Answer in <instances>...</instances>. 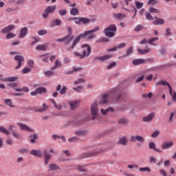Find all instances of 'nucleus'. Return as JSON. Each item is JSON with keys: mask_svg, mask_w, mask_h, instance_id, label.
I'll use <instances>...</instances> for the list:
<instances>
[{"mask_svg": "<svg viewBox=\"0 0 176 176\" xmlns=\"http://www.w3.org/2000/svg\"><path fill=\"white\" fill-rule=\"evenodd\" d=\"M56 6H49L47 8L44 10V13L42 14V16L43 19H47L49 17L50 13H53L54 10H56Z\"/></svg>", "mask_w": 176, "mask_h": 176, "instance_id": "39448f33", "label": "nucleus"}, {"mask_svg": "<svg viewBox=\"0 0 176 176\" xmlns=\"http://www.w3.org/2000/svg\"><path fill=\"white\" fill-rule=\"evenodd\" d=\"M157 41H159V37H152L147 41V43L151 45V43H153V42H156Z\"/></svg>", "mask_w": 176, "mask_h": 176, "instance_id": "4c0bfd02", "label": "nucleus"}, {"mask_svg": "<svg viewBox=\"0 0 176 176\" xmlns=\"http://www.w3.org/2000/svg\"><path fill=\"white\" fill-rule=\"evenodd\" d=\"M155 118V113H151L147 116L143 118V122H152Z\"/></svg>", "mask_w": 176, "mask_h": 176, "instance_id": "2eb2a0df", "label": "nucleus"}, {"mask_svg": "<svg viewBox=\"0 0 176 176\" xmlns=\"http://www.w3.org/2000/svg\"><path fill=\"white\" fill-rule=\"evenodd\" d=\"M118 123L120 124H127V119L126 118H120L119 120H118Z\"/></svg>", "mask_w": 176, "mask_h": 176, "instance_id": "c03bdc74", "label": "nucleus"}, {"mask_svg": "<svg viewBox=\"0 0 176 176\" xmlns=\"http://www.w3.org/2000/svg\"><path fill=\"white\" fill-rule=\"evenodd\" d=\"M78 13H79V10H78V9H76V8H72L70 10V14L72 16H76V14H78Z\"/></svg>", "mask_w": 176, "mask_h": 176, "instance_id": "79ce46f5", "label": "nucleus"}, {"mask_svg": "<svg viewBox=\"0 0 176 176\" xmlns=\"http://www.w3.org/2000/svg\"><path fill=\"white\" fill-rule=\"evenodd\" d=\"M159 134H160V133L159 132V130H155V131L151 134V137H153V138H155V137H157V135H159Z\"/></svg>", "mask_w": 176, "mask_h": 176, "instance_id": "680f3d73", "label": "nucleus"}, {"mask_svg": "<svg viewBox=\"0 0 176 176\" xmlns=\"http://www.w3.org/2000/svg\"><path fill=\"white\" fill-rule=\"evenodd\" d=\"M50 157L52 155L47 153L46 151H44V159H45V164L47 165L49 164V160H50Z\"/></svg>", "mask_w": 176, "mask_h": 176, "instance_id": "5701e85b", "label": "nucleus"}, {"mask_svg": "<svg viewBox=\"0 0 176 176\" xmlns=\"http://www.w3.org/2000/svg\"><path fill=\"white\" fill-rule=\"evenodd\" d=\"M80 21L82 24H89V23H90V19L89 18L81 17Z\"/></svg>", "mask_w": 176, "mask_h": 176, "instance_id": "58836bf2", "label": "nucleus"}, {"mask_svg": "<svg viewBox=\"0 0 176 176\" xmlns=\"http://www.w3.org/2000/svg\"><path fill=\"white\" fill-rule=\"evenodd\" d=\"M17 126H19V127H20L21 130H22L23 131H28L29 133L34 132V130L32 129L31 128H30V126H28V125H27L25 124H23L21 122H18Z\"/></svg>", "mask_w": 176, "mask_h": 176, "instance_id": "1a4fd4ad", "label": "nucleus"}, {"mask_svg": "<svg viewBox=\"0 0 176 176\" xmlns=\"http://www.w3.org/2000/svg\"><path fill=\"white\" fill-rule=\"evenodd\" d=\"M127 141H129V139H127V137L124 136L119 139L117 144H120V145H127Z\"/></svg>", "mask_w": 176, "mask_h": 176, "instance_id": "6ab92c4d", "label": "nucleus"}, {"mask_svg": "<svg viewBox=\"0 0 176 176\" xmlns=\"http://www.w3.org/2000/svg\"><path fill=\"white\" fill-rule=\"evenodd\" d=\"M58 14L60 16H65L67 14V10H59Z\"/></svg>", "mask_w": 176, "mask_h": 176, "instance_id": "5fc2aeb1", "label": "nucleus"}, {"mask_svg": "<svg viewBox=\"0 0 176 176\" xmlns=\"http://www.w3.org/2000/svg\"><path fill=\"white\" fill-rule=\"evenodd\" d=\"M113 57V55L106 54L102 56H96L94 58V60H99V61H106V60H109V58H112Z\"/></svg>", "mask_w": 176, "mask_h": 176, "instance_id": "9d476101", "label": "nucleus"}, {"mask_svg": "<svg viewBox=\"0 0 176 176\" xmlns=\"http://www.w3.org/2000/svg\"><path fill=\"white\" fill-rule=\"evenodd\" d=\"M16 28V25L11 24L8 26H6L1 30V34H9L10 32L13 31Z\"/></svg>", "mask_w": 176, "mask_h": 176, "instance_id": "6e6552de", "label": "nucleus"}, {"mask_svg": "<svg viewBox=\"0 0 176 176\" xmlns=\"http://www.w3.org/2000/svg\"><path fill=\"white\" fill-rule=\"evenodd\" d=\"M173 145H174V142L173 141H171V142H165L162 144V148L164 150L170 149V148H172V146Z\"/></svg>", "mask_w": 176, "mask_h": 176, "instance_id": "ddd939ff", "label": "nucleus"}, {"mask_svg": "<svg viewBox=\"0 0 176 176\" xmlns=\"http://www.w3.org/2000/svg\"><path fill=\"white\" fill-rule=\"evenodd\" d=\"M5 104L6 105L10 107V108H14V105H13V103L12 102V100L10 99H6L5 100Z\"/></svg>", "mask_w": 176, "mask_h": 176, "instance_id": "e433bc0d", "label": "nucleus"}, {"mask_svg": "<svg viewBox=\"0 0 176 176\" xmlns=\"http://www.w3.org/2000/svg\"><path fill=\"white\" fill-rule=\"evenodd\" d=\"M140 171H147L148 173H151V168L149 167L140 168Z\"/></svg>", "mask_w": 176, "mask_h": 176, "instance_id": "6e6d98bb", "label": "nucleus"}, {"mask_svg": "<svg viewBox=\"0 0 176 176\" xmlns=\"http://www.w3.org/2000/svg\"><path fill=\"white\" fill-rule=\"evenodd\" d=\"M67 93V87H63L60 91V94H65Z\"/></svg>", "mask_w": 176, "mask_h": 176, "instance_id": "338daca9", "label": "nucleus"}, {"mask_svg": "<svg viewBox=\"0 0 176 176\" xmlns=\"http://www.w3.org/2000/svg\"><path fill=\"white\" fill-rule=\"evenodd\" d=\"M74 54L76 57H78V58H83V57H84L83 54H80L79 52H74Z\"/></svg>", "mask_w": 176, "mask_h": 176, "instance_id": "052dcab7", "label": "nucleus"}, {"mask_svg": "<svg viewBox=\"0 0 176 176\" xmlns=\"http://www.w3.org/2000/svg\"><path fill=\"white\" fill-rule=\"evenodd\" d=\"M31 155L32 156H36V157H42V152L39 150L33 149L30 151Z\"/></svg>", "mask_w": 176, "mask_h": 176, "instance_id": "a211bd4d", "label": "nucleus"}, {"mask_svg": "<svg viewBox=\"0 0 176 176\" xmlns=\"http://www.w3.org/2000/svg\"><path fill=\"white\" fill-rule=\"evenodd\" d=\"M115 109L113 107H109L107 109L104 110L103 109H101L102 115H107L108 112H113Z\"/></svg>", "mask_w": 176, "mask_h": 176, "instance_id": "a878e982", "label": "nucleus"}, {"mask_svg": "<svg viewBox=\"0 0 176 176\" xmlns=\"http://www.w3.org/2000/svg\"><path fill=\"white\" fill-rule=\"evenodd\" d=\"M138 52L141 54L142 56H144L145 54H148V53H151V47H146V49L141 50L140 48L138 49Z\"/></svg>", "mask_w": 176, "mask_h": 176, "instance_id": "4468645a", "label": "nucleus"}, {"mask_svg": "<svg viewBox=\"0 0 176 176\" xmlns=\"http://www.w3.org/2000/svg\"><path fill=\"white\" fill-rule=\"evenodd\" d=\"M56 170H60V166L56 164H50V171H56Z\"/></svg>", "mask_w": 176, "mask_h": 176, "instance_id": "cd10ccee", "label": "nucleus"}, {"mask_svg": "<svg viewBox=\"0 0 176 176\" xmlns=\"http://www.w3.org/2000/svg\"><path fill=\"white\" fill-rule=\"evenodd\" d=\"M135 140H136V141H138V142H140V144H144V142H145V138H144V137H142L141 135H136Z\"/></svg>", "mask_w": 176, "mask_h": 176, "instance_id": "473e14b6", "label": "nucleus"}, {"mask_svg": "<svg viewBox=\"0 0 176 176\" xmlns=\"http://www.w3.org/2000/svg\"><path fill=\"white\" fill-rule=\"evenodd\" d=\"M144 28V27L142 26V25H138L135 29L134 31L135 32H138L139 31H141V30H142Z\"/></svg>", "mask_w": 176, "mask_h": 176, "instance_id": "09e8293b", "label": "nucleus"}, {"mask_svg": "<svg viewBox=\"0 0 176 176\" xmlns=\"http://www.w3.org/2000/svg\"><path fill=\"white\" fill-rule=\"evenodd\" d=\"M39 58H42V61L43 63H49V56L47 54L40 55Z\"/></svg>", "mask_w": 176, "mask_h": 176, "instance_id": "c85d7f7f", "label": "nucleus"}, {"mask_svg": "<svg viewBox=\"0 0 176 176\" xmlns=\"http://www.w3.org/2000/svg\"><path fill=\"white\" fill-rule=\"evenodd\" d=\"M38 35H39L40 36H42L43 35H46L47 34V30H39L37 32Z\"/></svg>", "mask_w": 176, "mask_h": 176, "instance_id": "ea45409f", "label": "nucleus"}, {"mask_svg": "<svg viewBox=\"0 0 176 176\" xmlns=\"http://www.w3.org/2000/svg\"><path fill=\"white\" fill-rule=\"evenodd\" d=\"M98 113V107H97V103H93L91 107V115L93 116L92 120L96 119V116H97Z\"/></svg>", "mask_w": 176, "mask_h": 176, "instance_id": "423d86ee", "label": "nucleus"}, {"mask_svg": "<svg viewBox=\"0 0 176 176\" xmlns=\"http://www.w3.org/2000/svg\"><path fill=\"white\" fill-rule=\"evenodd\" d=\"M96 42H109V38L103 37L98 39Z\"/></svg>", "mask_w": 176, "mask_h": 176, "instance_id": "4d7b16f0", "label": "nucleus"}, {"mask_svg": "<svg viewBox=\"0 0 176 176\" xmlns=\"http://www.w3.org/2000/svg\"><path fill=\"white\" fill-rule=\"evenodd\" d=\"M100 30V27L96 26L94 29L85 31L84 33L80 34L73 41L72 46L69 47V49H74L76 45H78V42H80V39L82 38H87V39H93L96 36L94 34H91L94 32H96V31H98Z\"/></svg>", "mask_w": 176, "mask_h": 176, "instance_id": "f03ea898", "label": "nucleus"}, {"mask_svg": "<svg viewBox=\"0 0 176 176\" xmlns=\"http://www.w3.org/2000/svg\"><path fill=\"white\" fill-rule=\"evenodd\" d=\"M27 34H28V28L24 27L21 28L19 31V38H25Z\"/></svg>", "mask_w": 176, "mask_h": 176, "instance_id": "f8f14e48", "label": "nucleus"}, {"mask_svg": "<svg viewBox=\"0 0 176 176\" xmlns=\"http://www.w3.org/2000/svg\"><path fill=\"white\" fill-rule=\"evenodd\" d=\"M14 36H16V34L10 32V33H7L6 38V39H13V38H14Z\"/></svg>", "mask_w": 176, "mask_h": 176, "instance_id": "a18cd8bd", "label": "nucleus"}, {"mask_svg": "<svg viewBox=\"0 0 176 176\" xmlns=\"http://www.w3.org/2000/svg\"><path fill=\"white\" fill-rule=\"evenodd\" d=\"M172 101L176 102V92H173V94L172 95Z\"/></svg>", "mask_w": 176, "mask_h": 176, "instance_id": "774afa93", "label": "nucleus"}, {"mask_svg": "<svg viewBox=\"0 0 176 176\" xmlns=\"http://www.w3.org/2000/svg\"><path fill=\"white\" fill-rule=\"evenodd\" d=\"M30 138H31L30 142H32V144H35V140H36V138H38V135L36 134L31 135Z\"/></svg>", "mask_w": 176, "mask_h": 176, "instance_id": "a19ab883", "label": "nucleus"}, {"mask_svg": "<svg viewBox=\"0 0 176 176\" xmlns=\"http://www.w3.org/2000/svg\"><path fill=\"white\" fill-rule=\"evenodd\" d=\"M144 64H146V63H153L155 61V59L151 58H144Z\"/></svg>", "mask_w": 176, "mask_h": 176, "instance_id": "e2e57ef3", "label": "nucleus"}, {"mask_svg": "<svg viewBox=\"0 0 176 176\" xmlns=\"http://www.w3.org/2000/svg\"><path fill=\"white\" fill-rule=\"evenodd\" d=\"M132 64H133V65H140V64H145V60L144 58L134 59L132 61Z\"/></svg>", "mask_w": 176, "mask_h": 176, "instance_id": "aec40b11", "label": "nucleus"}, {"mask_svg": "<svg viewBox=\"0 0 176 176\" xmlns=\"http://www.w3.org/2000/svg\"><path fill=\"white\" fill-rule=\"evenodd\" d=\"M69 105H70V109L72 111H74V109H76V108H78V106L79 105V100L70 102Z\"/></svg>", "mask_w": 176, "mask_h": 176, "instance_id": "f3484780", "label": "nucleus"}, {"mask_svg": "<svg viewBox=\"0 0 176 176\" xmlns=\"http://www.w3.org/2000/svg\"><path fill=\"white\" fill-rule=\"evenodd\" d=\"M124 47H126L125 43H122L119 44L118 45H117V49H123Z\"/></svg>", "mask_w": 176, "mask_h": 176, "instance_id": "0e129e2a", "label": "nucleus"}, {"mask_svg": "<svg viewBox=\"0 0 176 176\" xmlns=\"http://www.w3.org/2000/svg\"><path fill=\"white\" fill-rule=\"evenodd\" d=\"M14 60L18 63V65L15 67V69H19V68L23 65V63L25 61L24 56L21 55H16L14 56Z\"/></svg>", "mask_w": 176, "mask_h": 176, "instance_id": "0eeeda50", "label": "nucleus"}, {"mask_svg": "<svg viewBox=\"0 0 176 176\" xmlns=\"http://www.w3.org/2000/svg\"><path fill=\"white\" fill-rule=\"evenodd\" d=\"M36 91L38 94H43V93H46L47 90L43 87H40L36 88Z\"/></svg>", "mask_w": 176, "mask_h": 176, "instance_id": "393cba45", "label": "nucleus"}, {"mask_svg": "<svg viewBox=\"0 0 176 176\" xmlns=\"http://www.w3.org/2000/svg\"><path fill=\"white\" fill-rule=\"evenodd\" d=\"M157 3V1L156 0H148L147 2V5H156Z\"/></svg>", "mask_w": 176, "mask_h": 176, "instance_id": "bf43d9fd", "label": "nucleus"}, {"mask_svg": "<svg viewBox=\"0 0 176 176\" xmlns=\"http://www.w3.org/2000/svg\"><path fill=\"white\" fill-rule=\"evenodd\" d=\"M119 89H113L109 91V92L104 95L102 97L101 101H100V104H108V102H111V101H113V100H116V101H122V100H124L125 96L119 94Z\"/></svg>", "mask_w": 176, "mask_h": 176, "instance_id": "f257e3e1", "label": "nucleus"}, {"mask_svg": "<svg viewBox=\"0 0 176 176\" xmlns=\"http://www.w3.org/2000/svg\"><path fill=\"white\" fill-rule=\"evenodd\" d=\"M12 134L16 140H19V138H20V133H16V131H12Z\"/></svg>", "mask_w": 176, "mask_h": 176, "instance_id": "3c124183", "label": "nucleus"}, {"mask_svg": "<svg viewBox=\"0 0 176 176\" xmlns=\"http://www.w3.org/2000/svg\"><path fill=\"white\" fill-rule=\"evenodd\" d=\"M0 133L6 134V135H10V131H9V130L6 129V128L3 126H0Z\"/></svg>", "mask_w": 176, "mask_h": 176, "instance_id": "7c9ffc66", "label": "nucleus"}, {"mask_svg": "<svg viewBox=\"0 0 176 176\" xmlns=\"http://www.w3.org/2000/svg\"><path fill=\"white\" fill-rule=\"evenodd\" d=\"M116 65V62H111L107 66V69H112V68H113V67H115Z\"/></svg>", "mask_w": 176, "mask_h": 176, "instance_id": "8fccbe9b", "label": "nucleus"}, {"mask_svg": "<svg viewBox=\"0 0 176 176\" xmlns=\"http://www.w3.org/2000/svg\"><path fill=\"white\" fill-rule=\"evenodd\" d=\"M61 23V19H55L50 23V27H56L60 25Z\"/></svg>", "mask_w": 176, "mask_h": 176, "instance_id": "b1692460", "label": "nucleus"}, {"mask_svg": "<svg viewBox=\"0 0 176 176\" xmlns=\"http://www.w3.org/2000/svg\"><path fill=\"white\" fill-rule=\"evenodd\" d=\"M135 5L137 8V9H141L142 6H144V3L140 2V1H135Z\"/></svg>", "mask_w": 176, "mask_h": 176, "instance_id": "49530a36", "label": "nucleus"}, {"mask_svg": "<svg viewBox=\"0 0 176 176\" xmlns=\"http://www.w3.org/2000/svg\"><path fill=\"white\" fill-rule=\"evenodd\" d=\"M150 163H152L153 164H156V158L153 156H151L149 158Z\"/></svg>", "mask_w": 176, "mask_h": 176, "instance_id": "13d9d810", "label": "nucleus"}, {"mask_svg": "<svg viewBox=\"0 0 176 176\" xmlns=\"http://www.w3.org/2000/svg\"><path fill=\"white\" fill-rule=\"evenodd\" d=\"M81 17H76V19L74 21L75 24H77V25H80L82 24V21H80Z\"/></svg>", "mask_w": 176, "mask_h": 176, "instance_id": "864d4df0", "label": "nucleus"}, {"mask_svg": "<svg viewBox=\"0 0 176 176\" xmlns=\"http://www.w3.org/2000/svg\"><path fill=\"white\" fill-rule=\"evenodd\" d=\"M81 47L83 57H89L91 53V47H90V45L85 44L82 45Z\"/></svg>", "mask_w": 176, "mask_h": 176, "instance_id": "20e7f679", "label": "nucleus"}, {"mask_svg": "<svg viewBox=\"0 0 176 176\" xmlns=\"http://www.w3.org/2000/svg\"><path fill=\"white\" fill-rule=\"evenodd\" d=\"M28 72H31V68L30 67H25L21 70V74L23 75L25 74H28Z\"/></svg>", "mask_w": 176, "mask_h": 176, "instance_id": "de8ad7c7", "label": "nucleus"}, {"mask_svg": "<svg viewBox=\"0 0 176 176\" xmlns=\"http://www.w3.org/2000/svg\"><path fill=\"white\" fill-rule=\"evenodd\" d=\"M145 16L146 20H153V16L151 15V12H146Z\"/></svg>", "mask_w": 176, "mask_h": 176, "instance_id": "603ef678", "label": "nucleus"}, {"mask_svg": "<svg viewBox=\"0 0 176 176\" xmlns=\"http://www.w3.org/2000/svg\"><path fill=\"white\" fill-rule=\"evenodd\" d=\"M148 148L153 149V151H155V152H157V153H162L163 152L160 148H156V144H155L154 142H151L148 144Z\"/></svg>", "mask_w": 176, "mask_h": 176, "instance_id": "9b49d317", "label": "nucleus"}, {"mask_svg": "<svg viewBox=\"0 0 176 176\" xmlns=\"http://www.w3.org/2000/svg\"><path fill=\"white\" fill-rule=\"evenodd\" d=\"M65 38H66L65 41V45H68V43H69V42L74 39V37H72L71 34H67L66 36H65Z\"/></svg>", "mask_w": 176, "mask_h": 176, "instance_id": "f704fd0d", "label": "nucleus"}, {"mask_svg": "<svg viewBox=\"0 0 176 176\" xmlns=\"http://www.w3.org/2000/svg\"><path fill=\"white\" fill-rule=\"evenodd\" d=\"M58 67H61V62H60L58 59H56L55 60L54 66L51 67V69L53 71L54 69H56Z\"/></svg>", "mask_w": 176, "mask_h": 176, "instance_id": "2f4dec72", "label": "nucleus"}, {"mask_svg": "<svg viewBox=\"0 0 176 176\" xmlns=\"http://www.w3.org/2000/svg\"><path fill=\"white\" fill-rule=\"evenodd\" d=\"M19 79V77L17 76H13V77H8L5 78L4 79H1L2 82H16Z\"/></svg>", "mask_w": 176, "mask_h": 176, "instance_id": "4be33fe9", "label": "nucleus"}, {"mask_svg": "<svg viewBox=\"0 0 176 176\" xmlns=\"http://www.w3.org/2000/svg\"><path fill=\"white\" fill-rule=\"evenodd\" d=\"M63 63H64V64H68V63H71V58H69L68 57H65L63 58Z\"/></svg>", "mask_w": 176, "mask_h": 176, "instance_id": "69168bd1", "label": "nucleus"}, {"mask_svg": "<svg viewBox=\"0 0 176 176\" xmlns=\"http://www.w3.org/2000/svg\"><path fill=\"white\" fill-rule=\"evenodd\" d=\"M117 30L116 25L112 24L104 30V34L107 36V38H113Z\"/></svg>", "mask_w": 176, "mask_h": 176, "instance_id": "7ed1b4c3", "label": "nucleus"}, {"mask_svg": "<svg viewBox=\"0 0 176 176\" xmlns=\"http://www.w3.org/2000/svg\"><path fill=\"white\" fill-rule=\"evenodd\" d=\"M159 85H162L163 86H168V87H169V86H170V83H168L167 81H164L163 80L157 82L156 86H159Z\"/></svg>", "mask_w": 176, "mask_h": 176, "instance_id": "c9c22d12", "label": "nucleus"}, {"mask_svg": "<svg viewBox=\"0 0 176 176\" xmlns=\"http://www.w3.org/2000/svg\"><path fill=\"white\" fill-rule=\"evenodd\" d=\"M154 19H155L153 21L154 25H162V24L164 23V19H158L157 16H155Z\"/></svg>", "mask_w": 176, "mask_h": 176, "instance_id": "dca6fc26", "label": "nucleus"}, {"mask_svg": "<svg viewBox=\"0 0 176 176\" xmlns=\"http://www.w3.org/2000/svg\"><path fill=\"white\" fill-rule=\"evenodd\" d=\"M133 54V47H129L126 52L125 54H123L122 57H127V56H131Z\"/></svg>", "mask_w": 176, "mask_h": 176, "instance_id": "c756f323", "label": "nucleus"}, {"mask_svg": "<svg viewBox=\"0 0 176 176\" xmlns=\"http://www.w3.org/2000/svg\"><path fill=\"white\" fill-rule=\"evenodd\" d=\"M114 17L117 20H123L126 17V14L122 13L114 14Z\"/></svg>", "mask_w": 176, "mask_h": 176, "instance_id": "bb28decb", "label": "nucleus"}, {"mask_svg": "<svg viewBox=\"0 0 176 176\" xmlns=\"http://www.w3.org/2000/svg\"><path fill=\"white\" fill-rule=\"evenodd\" d=\"M148 10L150 13H160V10L153 7H151Z\"/></svg>", "mask_w": 176, "mask_h": 176, "instance_id": "37998d69", "label": "nucleus"}, {"mask_svg": "<svg viewBox=\"0 0 176 176\" xmlns=\"http://www.w3.org/2000/svg\"><path fill=\"white\" fill-rule=\"evenodd\" d=\"M43 108L36 109V112H45V111H47L49 107L46 105V104H43Z\"/></svg>", "mask_w": 176, "mask_h": 176, "instance_id": "72a5a7b5", "label": "nucleus"}, {"mask_svg": "<svg viewBox=\"0 0 176 176\" xmlns=\"http://www.w3.org/2000/svg\"><path fill=\"white\" fill-rule=\"evenodd\" d=\"M47 49V44H46V43L40 44L36 47V50H40L41 52H43L45 50H46Z\"/></svg>", "mask_w": 176, "mask_h": 176, "instance_id": "412c9836", "label": "nucleus"}]
</instances>
